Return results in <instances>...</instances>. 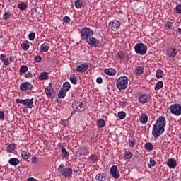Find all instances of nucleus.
Here are the masks:
<instances>
[{
	"instance_id": "f257e3e1",
	"label": "nucleus",
	"mask_w": 181,
	"mask_h": 181,
	"mask_svg": "<svg viewBox=\"0 0 181 181\" xmlns=\"http://www.w3.org/2000/svg\"><path fill=\"white\" fill-rule=\"evenodd\" d=\"M93 35H94V31L88 27L82 28L81 31L82 40H85L89 46H97L100 43V40L93 37Z\"/></svg>"
},
{
	"instance_id": "f03ea898",
	"label": "nucleus",
	"mask_w": 181,
	"mask_h": 181,
	"mask_svg": "<svg viewBox=\"0 0 181 181\" xmlns=\"http://www.w3.org/2000/svg\"><path fill=\"white\" fill-rule=\"evenodd\" d=\"M166 127V119L163 116H160L153 125L152 135L154 138H159L163 132H165V127Z\"/></svg>"
},
{
	"instance_id": "7ed1b4c3",
	"label": "nucleus",
	"mask_w": 181,
	"mask_h": 181,
	"mask_svg": "<svg viewBox=\"0 0 181 181\" xmlns=\"http://www.w3.org/2000/svg\"><path fill=\"white\" fill-rule=\"evenodd\" d=\"M128 83H129L128 77L125 76H120L116 81V87L119 91H124V90H127Z\"/></svg>"
},
{
	"instance_id": "20e7f679",
	"label": "nucleus",
	"mask_w": 181,
	"mask_h": 181,
	"mask_svg": "<svg viewBox=\"0 0 181 181\" xmlns=\"http://www.w3.org/2000/svg\"><path fill=\"white\" fill-rule=\"evenodd\" d=\"M58 172L63 176V177H70L73 175V170L71 168H64L63 165H59Z\"/></svg>"
},
{
	"instance_id": "39448f33",
	"label": "nucleus",
	"mask_w": 181,
	"mask_h": 181,
	"mask_svg": "<svg viewBox=\"0 0 181 181\" xmlns=\"http://www.w3.org/2000/svg\"><path fill=\"white\" fill-rule=\"evenodd\" d=\"M16 104H23L25 107H27V108L32 109L33 107H35L33 104V98L31 99H16Z\"/></svg>"
},
{
	"instance_id": "423d86ee",
	"label": "nucleus",
	"mask_w": 181,
	"mask_h": 181,
	"mask_svg": "<svg viewBox=\"0 0 181 181\" xmlns=\"http://www.w3.org/2000/svg\"><path fill=\"white\" fill-rule=\"evenodd\" d=\"M72 108L74 111L83 112V111L86 110V103H83V101L75 100L72 103Z\"/></svg>"
},
{
	"instance_id": "0eeeda50",
	"label": "nucleus",
	"mask_w": 181,
	"mask_h": 181,
	"mask_svg": "<svg viewBox=\"0 0 181 181\" xmlns=\"http://www.w3.org/2000/svg\"><path fill=\"white\" fill-rule=\"evenodd\" d=\"M170 110L171 114H173L174 115H176L177 117H179V115H181V105L180 104L175 103L173 104L170 106Z\"/></svg>"
},
{
	"instance_id": "6e6552de",
	"label": "nucleus",
	"mask_w": 181,
	"mask_h": 181,
	"mask_svg": "<svg viewBox=\"0 0 181 181\" xmlns=\"http://www.w3.org/2000/svg\"><path fill=\"white\" fill-rule=\"evenodd\" d=\"M108 26L111 30L117 32V30L119 29V26H121V23L117 20L110 21L108 23Z\"/></svg>"
},
{
	"instance_id": "1a4fd4ad",
	"label": "nucleus",
	"mask_w": 181,
	"mask_h": 181,
	"mask_svg": "<svg viewBox=\"0 0 181 181\" xmlns=\"http://www.w3.org/2000/svg\"><path fill=\"white\" fill-rule=\"evenodd\" d=\"M45 93L48 98H54V95H56V91L51 86L45 88Z\"/></svg>"
},
{
	"instance_id": "9d476101",
	"label": "nucleus",
	"mask_w": 181,
	"mask_h": 181,
	"mask_svg": "<svg viewBox=\"0 0 181 181\" xmlns=\"http://www.w3.org/2000/svg\"><path fill=\"white\" fill-rule=\"evenodd\" d=\"M76 71L78 73H86L88 70V64L86 62L80 63L76 68Z\"/></svg>"
},
{
	"instance_id": "9b49d317",
	"label": "nucleus",
	"mask_w": 181,
	"mask_h": 181,
	"mask_svg": "<svg viewBox=\"0 0 181 181\" xmlns=\"http://www.w3.org/2000/svg\"><path fill=\"white\" fill-rule=\"evenodd\" d=\"M58 148L59 149H61V153L63 156V158H65V159H69L70 158V153L66 150V148L62 143L58 144Z\"/></svg>"
},
{
	"instance_id": "f8f14e48",
	"label": "nucleus",
	"mask_w": 181,
	"mask_h": 181,
	"mask_svg": "<svg viewBox=\"0 0 181 181\" xmlns=\"http://www.w3.org/2000/svg\"><path fill=\"white\" fill-rule=\"evenodd\" d=\"M134 50L137 54H141L144 56V54H146L148 51V47L146 46H134Z\"/></svg>"
},
{
	"instance_id": "ddd939ff",
	"label": "nucleus",
	"mask_w": 181,
	"mask_h": 181,
	"mask_svg": "<svg viewBox=\"0 0 181 181\" xmlns=\"http://www.w3.org/2000/svg\"><path fill=\"white\" fill-rule=\"evenodd\" d=\"M110 173L114 179H119V171L117 165H112L110 168Z\"/></svg>"
},
{
	"instance_id": "4468645a",
	"label": "nucleus",
	"mask_w": 181,
	"mask_h": 181,
	"mask_svg": "<svg viewBox=\"0 0 181 181\" xmlns=\"http://www.w3.org/2000/svg\"><path fill=\"white\" fill-rule=\"evenodd\" d=\"M33 85L30 82H23L20 85V90L21 91H28V90H32Z\"/></svg>"
},
{
	"instance_id": "2eb2a0df",
	"label": "nucleus",
	"mask_w": 181,
	"mask_h": 181,
	"mask_svg": "<svg viewBox=\"0 0 181 181\" xmlns=\"http://www.w3.org/2000/svg\"><path fill=\"white\" fill-rule=\"evenodd\" d=\"M149 100V95L148 94H143L139 97V101L141 104H146Z\"/></svg>"
},
{
	"instance_id": "dca6fc26",
	"label": "nucleus",
	"mask_w": 181,
	"mask_h": 181,
	"mask_svg": "<svg viewBox=\"0 0 181 181\" xmlns=\"http://www.w3.org/2000/svg\"><path fill=\"white\" fill-rule=\"evenodd\" d=\"M167 166L170 168V169H175L177 166V163L175 158L168 159Z\"/></svg>"
},
{
	"instance_id": "f3484780",
	"label": "nucleus",
	"mask_w": 181,
	"mask_h": 181,
	"mask_svg": "<svg viewBox=\"0 0 181 181\" xmlns=\"http://www.w3.org/2000/svg\"><path fill=\"white\" fill-rule=\"evenodd\" d=\"M96 181H105L107 180V174L105 173H98L95 176Z\"/></svg>"
},
{
	"instance_id": "a211bd4d",
	"label": "nucleus",
	"mask_w": 181,
	"mask_h": 181,
	"mask_svg": "<svg viewBox=\"0 0 181 181\" xmlns=\"http://www.w3.org/2000/svg\"><path fill=\"white\" fill-rule=\"evenodd\" d=\"M177 54V52H176V49L170 47L167 50V56L168 57H175V56Z\"/></svg>"
},
{
	"instance_id": "6ab92c4d",
	"label": "nucleus",
	"mask_w": 181,
	"mask_h": 181,
	"mask_svg": "<svg viewBox=\"0 0 181 181\" xmlns=\"http://www.w3.org/2000/svg\"><path fill=\"white\" fill-rule=\"evenodd\" d=\"M139 121L142 125H145L148 122V115L146 113H141L139 117Z\"/></svg>"
},
{
	"instance_id": "aec40b11",
	"label": "nucleus",
	"mask_w": 181,
	"mask_h": 181,
	"mask_svg": "<svg viewBox=\"0 0 181 181\" xmlns=\"http://www.w3.org/2000/svg\"><path fill=\"white\" fill-rule=\"evenodd\" d=\"M104 73L107 76H115V74H117V71L112 68H106L104 69Z\"/></svg>"
},
{
	"instance_id": "412c9836",
	"label": "nucleus",
	"mask_w": 181,
	"mask_h": 181,
	"mask_svg": "<svg viewBox=\"0 0 181 181\" xmlns=\"http://www.w3.org/2000/svg\"><path fill=\"white\" fill-rule=\"evenodd\" d=\"M79 151L81 152L79 153L80 156H87V155L90 154V150L87 147H81Z\"/></svg>"
},
{
	"instance_id": "4be33fe9",
	"label": "nucleus",
	"mask_w": 181,
	"mask_h": 181,
	"mask_svg": "<svg viewBox=\"0 0 181 181\" xmlns=\"http://www.w3.org/2000/svg\"><path fill=\"white\" fill-rule=\"evenodd\" d=\"M30 156H32V154H30V153H29V151H28L24 150L21 152V157L25 160H28V159H30Z\"/></svg>"
},
{
	"instance_id": "5701e85b",
	"label": "nucleus",
	"mask_w": 181,
	"mask_h": 181,
	"mask_svg": "<svg viewBox=\"0 0 181 181\" xmlns=\"http://www.w3.org/2000/svg\"><path fill=\"white\" fill-rule=\"evenodd\" d=\"M8 163L11 166H18V165H19V163H21V160H19V159H18L16 158H13L8 160Z\"/></svg>"
},
{
	"instance_id": "b1692460",
	"label": "nucleus",
	"mask_w": 181,
	"mask_h": 181,
	"mask_svg": "<svg viewBox=\"0 0 181 181\" xmlns=\"http://www.w3.org/2000/svg\"><path fill=\"white\" fill-rule=\"evenodd\" d=\"M75 8L80 9L84 7V0H76L74 2Z\"/></svg>"
},
{
	"instance_id": "393cba45",
	"label": "nucleus",
	"mask_w": 181,
	"mask_h": 181,
	"mask_svg": "<svg viewBox=\"0 0 181 181\" xmlns=\"http://www.w3.org/2000/svg\"><path fill=\"white\" fill-rule=\"evenodd\" d=\"M132 156H134V154H132V152L125 151L124 153L123 159L124 160H129L130 159H132Z\"/></svg>"
},
{
	"instance_id": "a878e982",
	"label": "nucleus",
	"mask_w": 181,
	"mask_h": 181,
	"mask_svg": "<svg viewBox=\"0 0 181 181\" xmlns=\"http://www.w3.org/2000/svg\"><path fill=\"white\" fill-rule=\"evenodd\" d=\"M0 60L3 62L4 66H9L10 64L9 59L6 58V56H5V54H0Z\"/></svg>"
},
{
	"instance_id": "bb28decb",
	"label": "nucleus",
	"mask_w": 181,
	"mask_h": 181,
	"mask_svg": "<svg viewBox=\"0 0 181 181\" xmlns=\"http://www.w3.org/2000/svg\"><path fill=\"white\" fill-rule=\"evenodd\" d=\"M98 156L97 154H90L89 157V160L90 161V163H95L98 161Z\"/></svg>"
},
{
	"instance_id": "cd10ccee",
	"label": "nucleus",
	"mask_w": 181,
	"mask_h": 181,
	"mask_svg": "<svg viewBox=\"0 0 181 181\" xmlns=\"http://www.w3.org/2000/svg\"><path fill=\"white\" fill-rule=\"evenodd\" d=\"M143 74H144V66H140L136 67L135 74H136V76H141Z\"/></svg>"
},
{
	"instance_id": "c85d7f7f",
	"label": "nucleus",
	"mask_w": 181,
	"mask_h": 181,
	"mask_svg": "<svg viewBox=\"0 0 181 181\" xmlns=\"http://www.w3.org/2000/svg\"><path fill=\"white\" fill-rule=\"evenodd\" d=\"M66 94H67V90H65L64 89L62 88L59 91L58 98H64V97H66Z\"/></svg>"
},
{
	"instance_id": "c756f323",
	"label": "nucleus",
	"mask_w": 181,
	"mask_h": 181,
	"mask_svg": "<svg viewBox=\"0 0 181 181\" xmlns=\"http://www.w3.org/2000/svg\"><path fill=\"white\" fill-rule=\"evenodd\" d=\"M15 148H16V145L13 143L10 144L7 148H6V151L7 152H8L9 153L13 152V151H15Z\"/></svg>"
},
{
	"instance_id": "7c9ffc66",
	"label": "nucleus",
	"mask_w": 181,
	"mask_h": 181,
	"mask_svg": "<svg viewBox=\"0 0 181 181\" xmlns=\"http://www.w3.org/2000/svg\"><path fill=\"white\" fill-rule=\"evenodd\" d=\"M97 126L98 128H104L105 127V120L104 119H100L98 120Z\"/></svg>"
},
{
	"instance_id": "2f4dec72",
	"label": "nucleus",
	"mask_w": 181,
	"mask_h": 181,
	"mask_svg": "<svg viewBox=\"0 0 181 181\" xmlns=\"http://www.w3.org/2000/svg\"><path fill=\"white\" fill-rule=\"evenodd\" d=\"M162 87H163V81H159L156 84L154 89L156 90V91H158V90H160V88H162Z\"/></svg>"
},
{
	"instance_id": "473e14b6",
	"label": "nucleus",
	"mask_w": 181,
	"mask_h": 181,
	"mask_svg": "<svg viewBox=\"0 0 181 181\" xmlns=\"http://www.w3.org/2000/svg\"><path fill=\"white\" fill-rule=\"evenodd\" d=\"M71 88V86L70 85V83L69 82H64L63 83V88L62 90H64L65 91H69Z\"/></svg>"
},
{
	"instance_id": "72a5a7b5",
	"label": "nucleus",
	"mask_w": 181,
	"mask_h": 181,
	"mask_svg": "<svg viewBox=\"0 0 181 181\" xmlns=\"http://www.w3.org/2000/svg\"><path fill=\"white\" fill-rule=\"evenodd\" d=\"M18 8L21 11H25L26 8H28V4H26L25 2H21L18 4Z\"/></svg>"
},
{
	"instance_id": "f704fd0d",
	"label": "nucleus",
	"mask_w": 181,
	"mask_h": 181,
	"mask_svg": "<svg viewBox=\"0 0 181 181\" xmlns=\"http://www.w3.org/2000/svg\"><path fill=\"white\" fill-rule=\"evenodd\" d=\"M49 77V74L47 72H42L40 74L38 78L39 80H46Z\"/></svg>"
},
{
	"instance_id": "c9c22d12",
	"label": "nucleus",
	"mask_w": 181,
	"mask_h": 181,
	"mask_svg": "<svg viewBox=\"0 0 181 181\" xmlns=\"http://www.w3.org/2000/svg\"><path fill=\"white\" fill-rule=\"evenodd\" d=\"M69 80L71 81V83H72V84H77V76H76V75L72 74L70 76Z\"/></svg>"
},
{
	"instance_id": "e433bc0d",
	"label": "nucleus",
	"mask_w": 181,
	"mask_h": 181,
	"mask_svg": "<svg viewBox=\"0 0 181 181\" xmlns=\"http://www.w3.org/2000/svg\"><path fill=\"white\" fill-rule=\"evenodd\" d=\"M144 148L145 149H146L147 151H148L149 152H151V151H152L153 149V145L151 144V143H146L144 145Z\"/></svg>"
},
{
	"instance_id": "4c0bfd02",
	"label": "nucleus",
	"mask_w": 181,
	"mask_h": 181,
	"mask_svg": "<svg viewBox=\"0 0 181 181\" xmlns=\"http://www.w3.org/2000/svg\"><path fill=\"white\" fill-rule=\"evenodd\" d=\"M164 26H165V28L166 29V30H169L170 29H173V23L168 21L164 25Z\"/></svg>"
},
{
	"instance_id": "58836bf2",
	"label": "nucleus",
	"mask_w": 181,
	"mask_h": 181,
	"mask_svg": "<svg viewBox=\"0 0 181 181\" xmlns=\"http://www.w3.org/2000/svg\"><path fill=\"white\" fill-rule=\"evenodd\" d=\"M156 77L157 78H162V77H163V71H162L161 69H158L156 71Z\"/></svg>"
},
{
	"instance_id": "ea45409f",
	"label": "nucleus",
	"mask_w": 181,
	"mask_h": 181,
	"mask_svg": "<svg viewBox=\"0 0 181 181\" xmlns=\"http://www.w3.org/2000/svg\"><path fill=\"white\" fill-rule=\"evenodd\" d=\"M117 117L119 118V119H124L127 117V113H125L124 111L119 112Z\"/></svg>"
},
{
	"instance_id": "a19ab883",
	"label": "nucleus",
	"mask_w": 181,
	"mask_h": 181,
	"mask_svg": "<svg viewBox=\"0 0 181 181\" xmlns=\"http://www.w3.org/2000/svg\"><path fill=\"white\" fill-rule=\"evenodd\" d=\"M156 165V161H155V160L153 158H150V163L148 164V168H149V169H152V168H153Z\"/></svg>"
},
{
	"instance_id": "79ce46f5",
	"label": "nucleus",
	"mask_w": 181,
	"mask_h": 181,
	"mask_svg": "<svg viewBox=\"0 0 181 181\" xmlns=\"http://www.w3.org/2000/svg\"><path fill=\"white\" fill-rule=\"evenodd\" d=\"M48 50H49V46H41V48L40 49V54H42V53L47 52Z\"/></svg>"
},
{
	"instance_id": "37998d69",
	"label": "nucleus",
	"mask_w": 181,
	"mask_h": 181,
	"mask_svg": "<svg viewBox=\"0 0 181 181\" xmlns=\"http://www.w3.org/2000/svg\"><path fill=\"white\" fill-rule=\"evenodd\" d=\"M20 71L21 73L25 74L28 71V66L26 65H23L21 68H20Z\"/></svg>"
},
{
	"instance_id": "c03bdc74",
	"label": "nucleus",
	"mask_w": 181,
	"mask_h": 181,
	"mask_svg": "<svg viewBox=\"0 0 181 181\" xmlns=\"http://www.w3.org/2000/svg\"><path fill=\"white\" fill-rule=\"evenodd\" d=\"M3 19H4V21H8V19H11V13L5 12L4 15L3 16Z\"/></svg>"
},
{
	"instance_id": "a18cd8bd",
	"label": "nucleus",
	"mask_w": 181,
	"mask_h": 181,
	"mask_svg": "<svg viewBox=\"0 0 181 181\" xmlns=\"http://www.w3.org/2000/svg\"><path fill=\"white\" fill-rule=\"evenodd\" d=\"M119 105H121L122 107H127V105H128V102L125 100H120L119 102Z\"/></svg>"
},
{
	"instance_id": "49530a36",
	"label": "nucleus",
	"mask_w": 181,
	"mask_h": 181,
	"mask_svg": "<svg viewBox=\"0 0 181 181\" xmlns=\"http://www.w3.org/2000/svg\"><path fill=\"white\" fill-rule=\"evenodd\" d=\"M28 37L30 40H35V37H36V34L35 33H31L28 35Z\"/></svg>"
},
{
	"instance_id": "de8ad7c7",
	"label": "nucleus",
	"mask_w": 181,
	"mask_h": 181,
	"mask_svg": "<svg viewBox=\"0 0 181 181\" xmlns=\"http://www.w3.org/2000/svg\"><path fill=\"white\" fill-rule=\"evenodd\" d=\"M71 19H70V17L69 16H64L63 18V21L64 22V23H70Z\"/></svg>"
},
{
	"instance_id": "09e8293b",
	"label": "nucleus",
	"mask_w": 181,
	"mask_h": 181,
	"mask_svg": "<svg viewBox=\"0 0 181 181\" xmlns=\"http://www.w3.org/2000/svg\"><path fill=\"white\" fill-rule=\"evenodd\" d=\"M35 62H36V63H40V62H42V57L40 55L35 57Z\"/></svg>"
},
{
	"instance_id": "8fccbe9b",
	"label": "nucleus",
	"mask_w": 181,
	"mask_h": 181,
	"mask_svg": "<svg viewBox=\"0 0 181 181\" xmlns=\"http://www.w3.org/2000/svg\"><path fill=\"white\" fill-rule=\"evenodd\" d=\"M177 13H181V4H178L175 7Z\"/></svg>"
},
{
	"instance_id": "3c124183",
	"label": "nucleus",
	"mask_w": 181,
	"mask_h": 181,
	"mask_svg": "<svg viewBox=\"0 0 181 181\" xmlns=\"http://www.w3.org/2000/svg\"><path fill=\"white\" fill-rule=\"evenodd\" d=\"M124 56H125V54L122 52H119L117 54V57H119V59H121V60L124 59Z\"/></svg>"
},
{
	"instance_id": "603ef678",
	"label": "nucleus",
	"mask_w": 181,
	"mask_h": 181,
	"mask_svg": "<svg viewBox=\"0 0 181 181\" xmlns=\"http://www.w3.org/2000/svg\"><path fill=\"white\" fill-rule=\"evenodd\" d=\"M60 124L62 125L63 127H66V125H67V120L61 119Z\"/></svg>"
},
{
	"instance_id": "864d4df0",
	"label": "nucleus",
	"mask_w": 181,
	"mask_h": 181,
	"mask_svg": "<svg viewBox=\"0 0 181 181\" xmlns=\"http://www.w3.org/2000/svg\"><path fill=\"white\" fill-rule=\"evenodd\" d=\"M0 119L1 121H4L5 119V114L2 111H0Z\"/></svg>"
},
{
	"instance_id": "5fc2aeb1",
	"label": "nucleus",
	"mask_w": 181,
	"mask_h": 181,
	"mask_svg": "<svg viewBox=\"0 0 181 181\" xmlns=\"http://www.w3.org/2000/svg\"><path fill=\"white\" fill-rule=\"evenodd\" d=\"M33 74H32V72H28L25 75V78H31Z\"/></svg>"
},
{
	"instance_id": "6e6d98bb",
	"label": "nucleus",
	"mask_w": 181,
	"mask_h": 181,
	"mask_svg": "<svg viewBox=\"0 0 181 181\" xmlns=\"http://www.w3.org/2000/svg\"><path fill=\"white\" fill-rule=\"evenodd\" d=\"M96 83H98V84H101L103 83V78L101 77H99L96 79Z\"/></svg>"
},
{
	"instance_id": "4d7b16f0",
	"label": "nucleus",
	"mask_w": 181,
	"mask_h": 181,
	"mask_svg": "<svg viewBox=\"0 0 181 181\" xmlns=\"http://www.w3.org/2000/svg\"><path fill=\"white\" fill-rule=\"evenodd\" d=\"M63 141L64 142H69L70 141V137H69V136H66L64 137Z\"/></svg>"
},
{
	"instance_id": "13d9d810",
	"label": "nucleus",
	"mask_w": 181,
	"mask_h": 181,
	"mask_svg": "<svg viewBox=\"0 0 181 181\" xmlns=\"http://www.w3.org/2000/svg\"><path fill=\"white\" fill-rule=\"evenodd\" d=\"M129 146L130 148H134V146H135V142H134V141H129Z\"/></svg>"
},
{
	"instance_id": "bf43d9fd",
	"label": "nucleus",
	"mask_w": 181,
	"mask_h": 181,
	"mask_svg": "<svg viewBox=\"0 0 181 181\" xmlns=\"http://www.w3.org/2000/svg\"><path fill=\"white\" fill-rule=\"evenodd\" d=\"M31 160L33 163H37L38 162L37 157H33Z\"/></svg>"
},
{
	"instance_id": "052dcab7",
	"label": "nucleus",
	"mask_w": 181,
	"mask_h": 181,
	"mask_svg": "<svg viewBox=\"0 0 181 181\" xmlns=\"http://www.w3.org/2000/svg\"><path fill=\"white\" fill-rule=\"evenodd\" d=\"M21 49L22 50H29V46H21Z\"/></svg>"
},
{
	"instance_id": "680f3d73",
	"label": "nucleus",
	"mask_w": 181,
	"mask_h": 181,
	"mask_svg": "<svg viewBox=\"0 0 181 181\" xmlns=\"http://www.w3.org/2000/svg\"><path fill=\"white\" fill-rule=\"evenodd\" d=\"M27 181H38V180L33 177H30V178H28Z\"/></svg>"
},
{
	"instance_id": "e2e57ef3",
	"label": "nucleus",
	"mask_w": 181,
	"mask_h": 181,
	"mask_svg": "<svg viewBox=\"0 0 181 181\" xmlns=\"http://www.w3.org/2000/svg\"><path fill=\"white\" fill-rule=\"evenodd\" d=\"M15 60V57H12V56H11L10 57H9V61L10 62H11L12 63H13V61Z\"/></svg>"
},
{
	"instance_id": "0e129e2a",
	"label": "nucleus",
	"mask_w": 181,
	"mask_h": 181,
	"mask_svg": "<svg viewBox=\"0 0 181 181\" xmlns=\"http://www.w3.org/2000/svg\"><path fill=\"white\" fill-rule=\"evenodd\" d=\"M21 46H30V45H29V42H23L22 44H21Z\"/></svg>"
},
{
	"instance_id": "69168bd1",
	"label": "nucleus",
	"mask_w": 181,
	"mask_h": 181,
	"mask_svg": "<svg viewBox=\"0 0 181 181\" xmlns=\"http://www.w3.org/2000/svg\"><path fill=\"white\" fill-rule=\"evenodd\" d=\"M135 46H145L144 43H136Z\"/></svg>"
},
{
	"instance_id": "338daca9",
	"label": "nucleus",
	"mask_w": 181,
	"mask_h": 181,
	"mask_svg": "<svg viewBox=\"0 0 181 181\" xmlns=\"http://www.w3.org/2000/svg\"><path fill=\"white\" fill-rule=\"evenodd\" d=\"M49 45V44H47V43H46V42H45L44 44H42L41 46H48Z\"/></svg>"
},
{
	"instance_id": "774afa93",
	"label": "nucleus",
	"mask_w": 181,
	"mask_h": 181,
	"mask_svg": "<svg viewBox=\"0 0 181 181\" xmlns=\"http://www.w3.org/2000/svg\"><path fill=\"white\" fill-rule=\"evenodd\" d=\"M177 32H178V33H180V34H181V28H179L177 29Z\"/></svg>"
}]
</instances>
